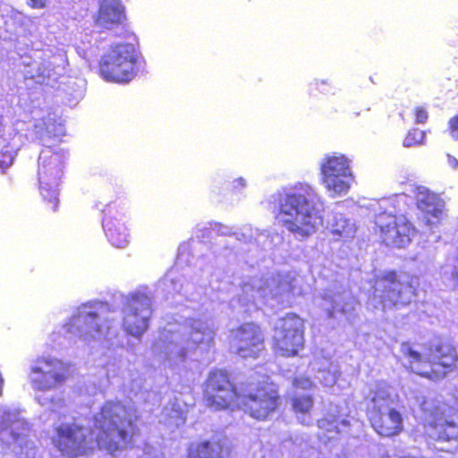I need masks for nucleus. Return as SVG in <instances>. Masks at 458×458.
I'll return each instance as SVG.
<instances>
[{"label":"nucleus","mask_w":458,"mask_h":458,"mask_svg":"<svg viewBox=\"0 0 458 458\" xmlns=\"http://www.w3.org/2000/svg\"><path fill=\"white\" fill-rule=\"evenodd\" d=\"M137 420L133 406L107 402L94 418V432L75 422L61 423L55 427L51 443L62 455L76 458L93 448L95 435L98 447L113 454L125 446Z\"/></svg>","instance_id":"1"},{"label":"nucleus","mask_w":458,"mask_h":458,"mask_svg":"<svg viewBox=\"0 0 458 458\" xmlns=\"http://www.w3.org/2000/svg\"><path fill=\"white\" fill-rule=\"evenodd\" d=\"M278 219L299 240H305L323 225V203L316 190L298 183L278 194Z\"/></svg>","instance_id":"2"},{"label":"nucleus","mask_w":458,"mask_h":458,"mask_svg":"<svg viewBox=\"0 0 458 458\" xmlns=\"http://www.w3.org/2000/svg\"><path fill=\"white\" fill-rule=\"evenodd\" d=\"M216 332L212 319L203 315L190 317L176 332L165 329L155 343L153 352L167 366H178L197 350L209 348Z\"/></svg>","instance_id":"3"},{"label":"nucleus","mask_w":458,"mask_h":458,"mask_svg":"<svg viewBox=\"0 0 458 458\" xmlns=\"http://www.w3.org/2000/svg\"><path fill=\"white\" fill-rule=\"evenodd\" d=\"M242 291L253 301H261L275 307L291 304L295 297L306 294L308 287L302 278L290 273H279L253 277L244 282Z\"/></svg>","instance_id":"4"},{"label":"nucleus","mask_w":458,"mask_h":458,"mask_svg":"<svg viewBox=\"0 0 458 458\" xmlns=\"http://www.w3.org/2000/svg\"><path fill=\"white\" fill-rule=\"evenodd\" d=\"M401 352L408 360L410 369L433 381L443 379L456 364L455 349L447 344L431 346L419 351L409 344H403Z\"/></svg>","instance_id":"5"},{"label":"nucleus","mask_w":458,"mask_h":458,"mask_svg":"<svg viewBox=\"0 0 458 458\" xmlns=\"http://www.w3.org/2000/svg\"><path fill=\"white\" fill-rule=\"evenodd\" d=\"M395 397L385 382H377L369 389L367 396L369 401V417L371 426L380 436H397L403 429V420L397 410Z\"/></svg>","instance_id":"6"},{"label":"nucleus","mask_w":458,"mask_h":458,"mask_svg":"<svg viewBox=\"0 0 458 458\" xmlns=\"http://www.w3.org/2000/svg\"><path fill=\"white\" fill-rule=\"evenodd\" d=\"M26 421L16 411H0V454L9 458H41L34 441L29 439Z\"/></svg>","instance_id":"7"},{"label":"nucleus","mask_w":458,"mask_h":458,"mask_svg":"<svg viewBox=\"0 0 458 458\" xmlns=\"http://www.w3.org/2000/svg\"><path fill=\"white\" fill-rule=\"evenodd\" d=\"M107 312L108 306L101 302L82 305L64 326V330L83 341L99 340L106 337L112 327Z\"/></svg>","instance_id":"8"},{"label":"nucleus","mask_w":458,"mask_h":458,"mask_svg":"<svg viewBox=\"0 0 458 458\" xmlns=\"http://www.w3.org/2000/svg\"><path fill=\"white\" fill-rule=\"evenodd\" d=\"M404 199L405 195H398L380 202V208L384 210L376 216L375 224L382 241L387 246L405 248L415 234V228L406 217L394 214L396 207Z\"/></svg>","instance_id":"9"},{"label":"nucleus","mask_w":458,"mask_h":458,"mask_svg":"<svg viewBox=\"0 0 458 458\" xmlns=\"http://www.w3.org/2000/svg\"><path fill=\"white\" fill-rule=\"evenodd\" d=\"M414 291L411 284L398 278L394 272L384 273L375 281L369 305L381 311L405 306L411 301Z\"/></svg>","instance_id":"10"},{"label":"nucleus","mask_w":458,"mask_h":458,"mask_svg":"<svg viewBox=\"0 0 458 458\" xmlns=\"http://www.w3.org/2000/svg\"><path fill=\"white\" fill-rule=\"evenodd\" d=\"M70 375L68 363L55 357L40 356L31 362L28 378L33 390L47 392L63 386Z\"/></svg>","instance_id":"11"},{"label":"nucleus","mask_w":458,"mask_h":458,"mask_svg":"<svg viewBox=\"0 0 458 458\" xmlns=\"http://www.w3.org/2000/svg\"><path fill=\"white\" fill-rule=\"evenodd\" d=\"M66 157L64 149L44 148L38 157V177L42 197L53 203L55 210L59 181L63 174V165Z\"/></svg>","instance_id":"12"},{"label":"nucleus","mask_w":458,"mask_h":458,"mask_svg":"<svg viewBox=\"0 0 458 458\" xmlns=\"http://www.w3.org/2000/svg\"><path fill=\"white\" fill-rule=\"evenodd\" d=\"M238 408L258 420L267 419L278 407V392L272 384L249 385L242 389Z\"/></svg>","instance_id":"13"},{"label":"nucleus","mask_w":458,"mask_h":458,"mask_svg":"<svg viewBox=\"0 0 458 458\" xmlns=\"http://www.w3.org/2000/svg\"><path fill=\"white\" fill-rule=\"evenodd\" d=\"M135 48L131 44L112 46L100 63V72L109 81L128 82L135 76Z\"/></svg>","instance_id":"14"},{"label":"nucleus","mask_w":458,"mask_h":458,"mask_svg":"<svg viewBox=\"0 0 458 458\" xmlns=\"http://www.w3.org/2000/svg\"><path fill=\"white\" fill-rule=\"evenodd\" d=\"M152 297L149 293L136 291L130 294L123 308V329L140 339L148 328L152 316Z\"/></svg>","instance_id":"15"},{"label":"nucleus","mask_w":458,"mask_h":458,"mask_svg":"<svg viewBox=\"0 0 458 458\" xmlns=\"http://www.w3.org/2000/svg\"><path fill=\"white\" fill-rule=\"evenodd\" d=\"M242 388L233 387L225 372L212 371L208 375L204 390L205 403L215 411L238 407V397L242 394Z\"/></svg>","instance_id":"16"},{"label":"nucleus","mask_w":458,"mask_h":458,"mask_svg":"<svg viewBox=\"0 0 458 458\" xmlns=\"http://www.w3.org/2000/svg\"><path fill=\"white\" fill-rule=\"evenodd\" d=\"M303 320L294 314L277 319L273 336L276 352L282 356L296 355L303 347Z\"/></svg>","instance_id":"17"},{"label":"nucleus","mask_w":458,"mask_h":458,"mask_svg":"<svg viewBox=\"0 0 458 458\" xmlns=\"http://www.w3.org/2000/svg\"><path fill=\"white\" fill-rule=\"evenodd\" d=\"M230 345L241 357L255 358L264 349V337L258 326L244 324L232 332Z\"/></svg>","instance_id":"18"},{"label":"nucleus","mask_w":458,"mask_h":458,"mask_svg":"<svg viewBox=\"0 0 458 458\" xmlns=\"http://www.w3.org/2000/svg\"><path fill=\"white\" fill-rule=\"evenodd\" d=\"M415 199L419 209L424 213L425 223L430 227L438 225L445 216L443 199L424 186L417 187Z\"/></svg>","instance_id":"19"},{"label":"nucleus","mask_w":458,"mask_h":458,"mask_svg":"<svg viewBox=\"0 0 458 458\" xmlns=\"http://www.w3.org/2000/svg\"><path fill=\"white\" fill-rule=\"evenodd\" d=\"M316 302L328 316L340 312L344 316H351L355 310L357 301L348 291L334 292L327 290L316 299Z\"/></svg>","instance_id":"20"},{"label":"nucleus","mask_w":458,"mask_h":458,"mask_svg":"<svg viewBox=\"0 0 458 458\" xmlns=\"http://www.w3.org/2000/svg\"><path fill=\"white\" fill-rule=\"evenodd\" d=\"M318 427L321 431L320 437L330 440L338 434L348 431L350 421L340 413L337 405L331 404L325 417L318 420Z\"/></svg>","instance_id":"21"},{"label":"nucleus","mask_w":458,"mask_h":458,"mask_svg":"<svg viewBox=\"0 0 458 458\" xmlns=\"http://www.w3.org/2000/svg\"><path fill=\"white\" fill-rule=\"evenodd\" d=\"M124 217L122 213L109 212L103 220L106 235L110 243L116 248H125L129 243V233Z\"/></svg>","instance_id":"22"},{"label":"nucleus","mask_w":458,"mask_h":458,"mask_svg":"<svg viewBox=\"0 0 458 458\" xmlns=\"http://www.w3.org/2000/svg\"><path fill=\"white\" fill-rule=\"evenodd\" d=\"M123 18V6L121 0H102L96 23L101 28L110 30L120 24Z\"/></svg>","instance_id":"23"},{"label":"nucleus","mask_w":458,"mask_h":458,"mask_svg":"<svg viewBox=\"0 0 458 458\" xmlns=\"http://www.w3.org/2000/svg\"><path fill=\"white\" fill-rule=\"evenodd\" d=\"M351 159L343 154H334L323 158L320 164L321 177L352 174Z\"/></svg>","instance_id":"24"},{"label":"nucleus","mask_w":458,"mask_h":458,"mask_svg":"<svg viewBox=\"0 0 458 458\" xmlns=\"http://www.w3.org/2000/svg\"><path fill=\"white\" fill-rule=\"evenodd\" d=\"M354 181L353 174L321 177V182L331 198L346 195Z\"/></svg>","instance_id":"25"},{"label":"nucleus","mask_w":458,"mask_h":458,"mask_svg":"<svg viewBox=\"0 0 458 458\" xmlns=\"http://www.w3.org/2000/svg\"><path fill=\"white\" fill-rule=\"evenodd\" d=\"M429 435L437 440H452L458 438V424L448 420L445 417L436 418L430 424Z\"/></svg>","instance_id":"26"},{"label":"nucleus","mask_w":458,"mask_h":458,"mask_svg":"<svg viewBox=\"0 0 458 458\" xmlns=\"http://www.w3.org/2000/svg\"><path fill=\"white\" fill-rule=\"evenodd\" d=\"M189 458H228L227 450L218 442H202L191 447Z\"/></svg>","instance_id":"27"},{"label":"nucleus","mask_w":458,"mask_h":458,"mask_svg":"<svg viewBox=\"0 0 458 458\" xmlns=\"http://www.w3.org/2000/svg\"><path fill=\"white\" fill-rule=\"evenodd\" d=\"M328 228L334 235L351 238L356 232L355 225L341 213H335L328 221Z\"/></svg>","instance_id":"28"},{"label":"nucleus","mask_w":458,"mask_h":458,"mask_svg":"<svg viewBox=\"0 0 458 458\" xmlns=\"http://www.w3.org/2000/svg\"><path fill=\"white\" fill-rule=\"evenodd\" d=\"M313 404L314 401L310 395L295 396L292 399L293 410L301 424L310 425L312 423V418L310 412Z\"/></svg>","instance_id":"29"},{"label":"nucleus","mask_w":458,"mask_h":458,"mask_svg":"<svg viewBox=\"0 0 458 458\" xmlns=\"http://www.w3.org/2000/svg\"><path fill=\"white\" fill-rule=\"evenodd\" d=\"M340 375L339 366L334 362L326 361V364L318 369L317 378L326 387L335 385Z\"/></svg>","instance_id":"30"},{"label":"nucleus","mask_w":458,"mask_h":458,"mask_svg":"<svg viewBox=\"0 0 458 458\" xmlns=\"http://www.w3.org/2000/svg\"><path fill=\"white\" fill-rule=\"evenodd\" d=\"M53 59V61H47L39 64H36V72L31 74V77L37 80L38 82H44L47 78H50L55 74H61L64 68H60V66H55L56 64V57H54Z\"/></svg>","instance_id":"31"},{"label":"nucleus","mask_w":458,"mask_h":458,"mask_svg":"<svg viewBox=\"0 0 458 458\" xmlns=\"http://www.w3.org/2000/svg\"><path fill=\"white\" fill-rule=\"evenodd\" d=\"M425 140V132L418 129L411 130L403 140V146L405 148H411L422 145Z\"/></svg>","instance_id":"32"},{"label":"nucleus","mask_w":458,"mask_h":458,"mask_svg":"<svg viewBox=\"0 0 458 458\" xmlns=\"http://www.w3.org/2000/svg\"><path fill=\"white\" fill-rule=\"evenodd\" d=\"M164 416L167 417V420H165L166 423H168L171 426H180L184 423L185 421V416L184 413L177 409L174 408H165L164 411Z\"/></svg>","instance_id":"33"},{"label":"nucleus","mask_w":458,"mask_h":458,"mask_svg":"<svg viewBox=\"0 0 458 458\" xmlns=\"http://www.w3.org/2000/svg\"><path fill=\"white\" fill-rule=\"evenodd\" d=\"M66 406L65 400L59 394H54L49 400L48 408L52 411L61 412Z\"/></svg>","instance_id":"34"},{"label":"nucleus","mask_w":458,"mask_h":458,"mask_svg":"<svg viewBox=\"0 0 458 458\" xmlns=\"http://www.w3.org/2000/svg\"><path fill=\"white\" fill-rule=\"evenodd\" d=\"M13 154L10 151L0 153V168L2 170L7 169L13 163Z\"/></svg>","instance_id":"35"},{"label":"nucleus","mask_w":458,"mask_h":458,"mask_svg":"<svg viewBox=\"0 0 458 458\" xmlns=\"http://www.w3.org/2000/svg\"><path fill=\"white\" fill-rule=\"evenodd\" d=\"M293 385L297 388L310 389L313 386V382L305 377H300L294 379Z\"/></svg>","instance_id":"36"},{"label":"nucleus","mask_w":458,"mask_h":458,"mask_svg":"<svg viewBox=\"0 0 458 458\" xmlns=\"http://www.w3.org/2000/svg\"><path fill=\"white\" fill-rule=\"evenodd\" d=\"M428 117V111L424 107L418 106L415 108V122L417 123H425Z\"/></svg>","instance_id":"37"},{"label":"nucleus","mask_w":458,"mask_h":458,"mask_svg":"<svg viewBox=\"0 0 458 458\" xmlns=\"http://www.w3.org/2000/svg\"><path fill=\"white\" fill-rule=\"evenodd\" d=\"M449 125L451 136L454 139L458 140V115L450 120Z\"/></svg>","instance_id":"38"},{"label":"nucleus","mask_w":458,"mask_h":458,"mask_svg":"<svg viewBox=\"0 0 458 458\" xmlns=\"http://www.w3.org/2000/svg\"><path fill=\"white\" fill-rule=\"evenodd\" d=\"M43 125L44 126H41L40 124H36V128L38 129V133H39L40 136L42 137L44 134V130H45L46 133L51 134L52 133L51 127L53 126V124H51L49 123L43 122Z\"/></svg>","instance_id":"39"},{"label":"nucleus","mask_w":458,"mask_h":458,"mask_svg":"<svg viewBox=\"0 0 458 458\" xmlns=\"http://www.w3.org/2000/svg\"><path fill=\"white\" fill-rule=\"evenodd\" d=\"M212 230L216 231L217 233H221L223 235L230 234L232 232V229L230 227L216 224L215 225V227Z\"/></svg>","instance_id":"40"},{"label":"nucleus","mask_w":458,"mask_h":458,"mask_svg":"<svg viewBox=\"0 0 458 458\" xmlns=\"http://www.w3.org/2000/svg\"><path fill=\"white\" fill-rule=\"evenodd\" d=\"M447 163L449 166L453 169H456L458 167V159L449 154L446 155Z\"/></svg>","instance_id":"41"},{"label":"nucleus","mask_w":458,"mask_h":458,"mask_svg":"<svg viewBox=\"0 0 458 458\" xmlns=\"http://www.w3.org/2000/svg\"><path fill=\"white\" fill-rule=\"evenodd\" d=\"M30 4L33 8H43L46 4V0H30Z\"/></svg>","instance_id":"42"},{"label":"nucleus","mask_w":458,"mask_h":458,"mask_svg":"<svg viewBox=\"0 0 458 458\" xmlns=\"http://www.w3.org/2000/svg\"><path fill=\"white\" fill-rule=\"evenodd\" d=\"M245 185H246L245 181H244V179H243V178H242V177H241V178H238L237 180H235V181L233 182V188H234L235 190H241V189L244 188V187H245Z\"/></svg>","instance_id":"43"},{"label":"nucleus","mask_w":458,"mask_h":458,"mask_svg":"<svg viewBox=\"0 0 458 458\" xmlns=\"http://www.w3.org/2000/svg\"><path fill=\"white\" fill-rule=\"evenodd\" d=\"M184 248H185V246H181V247L179 248V255H180V256L182 255V250H183V249H184Z\"/></svg>","instance_id":"44"},{"label":"nucleus","mask_w":458,"mask_h":458,"mask_svg":"<svg viewBox=\"0 0 458 458\" xmlns=\"http://www.w3.org/2000/svg\"><path fill=\"white\" fill-rule=\"evenodd\" d=\"M21 18H23V16H22L21 13H17V14L15 15V19L20 20V19H21Z\"/></svg>","instance_id":"45"},{"label":"nucleus","mask_w":458,"mask_h":458,"mask_svg":"<svg viewBox=\"0 0 458 458\" xmlns=\"http://www.w3.org/2000/svg\"><path fill=\"white\" fill-rule=\"evenodd\" d=\"M38 402H39V403H40L41 405H43V406L47 405V403H45L41 402L40 400H38Z\"/></svg>","instance_id":"46"}]
</instances>
